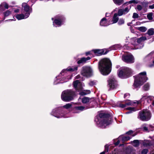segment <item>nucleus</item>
<instances>
[{
	"label": "nucleus",
	"instance_id": "nucleus-15",
	"mask_svg": "<svg viewBox=\"0 0 154 154\" xmlns=\"http://www.w3.org/2000/svg\"><path fill=\"white\" fill-rule=\"evenodd\" d=\"M108 82L110 89H114L117 87V81L115 78L114 77L110 78L108 80Z\"/></svg>",
	"mask_w": 154,
	"mask_h": 154
},
{
	"label": "nucleus",
	"instance_id": "nucleus-62",
	"mask_svg": "<svg viewBox=\"0 0 154 154\" xmlns=\"http://www.w3.org/2000/svg\"><path fill=\"white\" fill-rule=\"evenodd\" d=\"M53 19H54V18H52V20H53Z\"/></svg>",
	"mask_w": 154,
	"mask_h": 154
},
{
	"label": "nucleus",
	"instance_id": "nucleus-38",
	"mask_svg": "<svg viewBox=\"0 0 154 154\" xmlns=\"http://www.w3.org/2000/svg\"><path fill=\"white\" fill-rule=\"evenodd\" d=\"M108 146L107 145L105 146V150L100 153V154H105V152H107L108 151Z\"/></svg>",
	"mask_w": 154,
	"mask_h": 154
},
{
	"label": "nucleus",
	"instance_id": "nucleus-64",
	"mask_svg": "<svg viewBox=\"0 0 154 154\" xmlns=\"http://www.w3.org/2000/svg\"><path fill=\"white\" fill-rule=\"evenodd\" d=\"M13 20V19H11V20Z\"/></svg>",
	"mask_w": 154,
	"mask_h": 154
},
{
	"label": "nucleus",
	"instance_id": "nucleus-54",
	"mask_svg": "<svg viewBox=\"0 0 154 154\" xmlns=\"http://www.w3.org/2000/svg\"><path fill=\"white\" fill-rule=\"evenodd\" d=\"M110 15L109 14H108L107 13H106V17H108Z\"/></svg>",
	"mask_w": 154,
	"mask_h": 154
},
{
	"label": "nucleus",
	"instance_id": "nucleus-56",
	"mask_svg": "<svg viewBox=\"0 0 154 154\" xmlns=\"http://www.w3.org/2000/svg\"><path fill=\"white\" fill-rule=\"evenodd\" d=\"M126 46H126V45H125V46H124V48H126V49H129V48H127L126 47Z\"/></svg>",
	"mask_w": 154,
	"mask_h": 154
},
{
	"label": "nucleus",
	"instance_id": "nucleus-29",
	"mask_svg": "<svg viewBox=\"0 0 154 154\" xmlns=\"http://www.w3.org/2000/svg\"><path fill=\"white\" fill-rule=\"evenodd\" d=\"M131 142L134 146H138L139 145V142L138 140H134Z\"/></svg>",
	"mask_w": 154,
	"mask_h": 154
},
{
	"label": "nucleus",
	"instance_id": "nucleus-1",
	"mask_svg": "<svg viewBox=\"0 0 154 154\" xmlns=\"http://www.w3.org/2000/svg\"><path fill=\"white\" fill-rule=\"evenodd\" d=\"M78 66H75L69 67L66 69H63L59 76L56 77L54 84H57L59 83H63L67 82L71 79L72 76L69 75L68 71L73 72L78 70Z\"/></svg>",
	"mask_w": 154,
	"mask_h": 154
},
{
	"label": "nucleus",
	"instance_id": "nucleus-61",
	"mask_svg": "<svg viewBox=\"0 0 154 154\" xmlns=\"http://www.w3.org/2000/svg\"><path fill=\"white\" fill-rule=\"evenodd\" d=\"M131 112H127V113H130Z\"/></svg>",
	"mask_w": 154,
	"mask_h": 154
},
{
	"label": "nucleus",
	"instance_id": "nucleus-35",
	"mask_svg": "<svg viewBox=\"0 0 154 154\" xmlns=\"http://www.w3.org/2000/svg\"><path fill=\"white\" fill-rule=\"evenodd\" d=\"M149 85L148 84H145L143 87V89L145 91H147L149 89Z\"/></svg>",
	"mask_w": 154,
	"mask_h": 154
},
{
	"label": "nucleus",
	"instance_id": "nucleus-23",
	"mask_svg": "<svg viewBox=\"0 0 154 154\" xmlns=\"http://www.w3.org/2000/svg\"><path fill=\"white\" fill-rule=\"evenodd\" d=\"M91 58L90 57H88L87 58L82 57L79 60L77 63L78 64L81 63H84L86 62V61L90 60Z\"/></svg>",
	"mask_w": 154,
	"mask_h": 154
},
{
	"label": "nucleus",
	"instance_id": "nucleus-49",
	"mask_svg": "<svg viewBox=\"0 0 154 154\" xmlns=\"http://www.w3.org/2000/svg\"><path fill=\"white\" fill-rule=\"evenodd\" d=\"M94 84H95V83L94 82L91 81V82H90L89 83V85L90 86H93V85H94Z\"/></svg>",
	"mask_w": 154,
	"mask_h": 154
},
{
	"label": "nucleus",
	"instance_id": "nucleus-37",
	"mask_svg": "<svg viewBox=\"0 0 154 154\" xmlns=\"http://www.w3.org/2000/svg\"><path fill=\"white\" fill-rule=\"evenodd\" d=\"M152 13H149L147 15L148 19L150 20H151L152 19Z\"/></svg>",
	"mask_w": 154,
	"mask_h": 154
},
{
	"label": "nucleus",
	"instance_id": "nucleus-20",
	"mask_svg": "<svg viewBox=\"0 0 154 154\" xmlns=\"http://www.w3.org/2000/svg\"><path fill=\"white\" fill-rule=\"evenodd\" d=\"M154 58V52H151L147 55L145 58L146 61H149Z\"/></svg>",
	"mask_w": 154,
	"mask_h": 154
},
{
	"label": "nucleus",
	"instance_id": "nucleus-34",
	"mask_svg": "<svg viewBox=\"0 0 154 154\" xmlns=\"http://www.w3.org/2000/svg\"><path fill=\"white\" fill-rule=\"evenodd\" d=\"M72 104L70 103H68L66 104V105H65L63 106V107L67 109H68L70 108L72 106Z\"/></svg>",
	"mask_w": 154,
	"mask_h": 154
},
{
	"label": "nucleus",
	"instance_id": "nucleus-36",
	"mask_svg": "<svg viewBox=\"0 0 154 154\" xmlns=\"http://www.w3.org/2000/svg\"><path fill=\"white\" fill-rule=\"evenodd\" d=\"M120 47V45H116L112 47L111 49L112 50H117Z\"/></svg>",
	"mask_w": 154,
	"mask_h": 154
},
{
	"label": "nucleus",
	"instance_id": "nucleus-8",
	"mask_svg": "<svg viewBox=\"0 0 154 154\" xmlns=\"http://www.w3.org/2000/svg\"><path fill=\"white\" fill-rule=\"evenodd\" d=\"M150 118V113L147 109H143L139 113L138 118L141 120L147 121L149 120Z\"/></svg>",
	"mask_w": 154,
	"mask_h": 154
},
{
	"label": "nucleus",
	"instance_id": "nucleus-16",
	"mask_svg": "<svg viewBox=\"0 0 154 154\" xmlns=\"http://www.w3.org/2000/svg\"><path fill=\"white\" fill-rule=\"evenodd\" d=\"M73 85L74 88L78 91H79L82 89V83L78 80L74 81L73 83Z\"/></svg>",
	"mask_w": 154,
	"mask_h": 154
},
{
	"label": "nucleus",
	"instance_id": "nucleus-11",
	"mask_svg": "<svg viewBox=\"0 0 154 154\" xmlns=\"http://www.w3.org/2000/svg\"><path fill=\"white\" fill-rule=\"evenodd\" d=\"M109 51L107 49H96L92 50L91 51L87 52L86 53V55H90L92 54V52H94V54L98 56H100L102 54H106Z\"/></svg>",
	"mask_w": 154,
	"mask_h": 154
},
{
	"label": "nucleus",
	"instance_id": "nucleus-4",
	"mask_svg": "<svg viewBox=\"0 0 154 154\" xmlns=\"http://www.w3.org/2000/svg\"><path fill=\"white\" fill-rule=\"evenodd\" d=\"M134 77V86L136 88L141 86L147 80L146 72L145 71L140 73Z\"/></svg>",
	"mask_w": 154,
	"mask_h": 154
},
{
	"label": "nucleus",
	"instance_id": "nucleus-3",
	"mask_svg": "<svg viewBox=\"0 0 154 154\" xmlns=\"http://www.w3.org/2000/svg\"><path fill=\"white\" fill-rule=\"evenodd\" d=\"M111 66V61L108 59H103L99 62L98 68L100 73L103 75H106L110 73Z\"/></svg>",
	"mask_w": 154,
	"mask_h": 154
},
{
	"label": "nucleus",
	"instance_id": "nucleus-43",
	"mask_svg": "<svg viewBox=\"0 0 154 154\" xmlns=\"http://www.w3.org/2000/svg\"><path fill=\"white\" fill-rule=\"evenodd\" d=\"M138 17V15L136 13H134L133 14V17L134 18H137Z\"/></svg>",
	"mask_w": 154,
	"mask_h": 154
},
{
	"label": "nucleus",
	"instance_id": "nucleus-12",
	"mask_svg": "<svg viewBox=\"0 0 154 154\" xmlns=\"http://www.w3.org/2000/svg\"><path fill=\"white\" fill-rule=\"evenodd\" d=\"M22 10L23 12L28 17L31 13L32 12V9L27 4L25 3H23L22 4Z\"/></svg>",
	"mask_w": 154,
	"mask_h": 154
},
{
	"label": "nucleus",
	"instance_id": "nucleus-63",
	"mask_svg": "<svg viewBox=\"0 0 154 154\" xmlns=\"http://www.w3.org/2000/svg\"><path fill=\"white\" fill-rule=\"evenodd\" d=\"M125 95H126L125 94V95H124V97H125Z\"/></svg>",
	"mask_w": 154,
	"mask_h": 154
},
{
	"label": "nucleus",
	"instance_id": "nucleus-50",
	"mask_svg": "<svg viewBox=\"0 0 154 154\" xmlns=\"http://www.w3.org/2000/svg\"><path fill=\"white\" fill-rule=\"evenodd\" d=\"M149 67H152L154 66V60L152 62V63L149 65Z\"/></svg>",
	"mask_w": 154,
	"mask_h": 154
},
{
	"label": "nucleus",
	"instance_id": "nucleus-9",
	"mask_svg": "<svg viewBox=\"0 0 154 154\" xmlns=\"http://www.w3.org/2000/svg\"><path fill=\"white\" fill-rule=\"evenodd\" d=\"M92 69L90 66H85L82 67L81 74L83 76L89 77L92 75Z\"/></svg>",
	"mask_w": 154,
	"mask_h": 154
},
{
	"label": "nucleus",
	"instance_id": "nucleus-59",
	"mask_svg": "<svg viewBox=\"0 0 154 154\" xmlns=\"http://www.w3.org/2000/svg\"><path fill=\"white\" fill-rule=\"evenodd\" d=\"M152 105H154V101H153V102L152 103Z\"/></svg>",
	"mask_w": 154,
	"mask_h": 154
},
{
	"label": "nucleus",
	"instance_id": "nucleus-45",
	"mask_svg": "<svg viewBox=\"0 0 154 154\" xmlns=\"http://www.w3.org/2000/svg\"><path fill=\"white\" fill-rule=\"evenodd\" d=\"M119 106L122 108H124L126 106L125 103V104H120Z\"/></svg>",
	"mask_w": 154,
	"mask_h": 154
},
{
	"label": "nucleus",
	"instance_id": "nucleus-7",
	"mask_svg": "<svg viewBox=\"0 0 154 154\" xmlns=\"http://www.w3.org/2000/svg\"><path fill=\"white\" fill-rule=\"evenodd\" d=\"M75 95V93L71 90H67L64 91L62 93L61 98L62 100L66 102L72 100Z\"/></svg>",
	"mask_w": 154,
	"mask_h": 154
},
{
	"label": "nucleus",
	"instance_id": "nucleus-5",
	"mask_svg": "<svg viewBox=\"0 0 154 154\" xmlns=\"http://www.w3.org/2000/svg\"><path fill=\"white\" fill-rule=\"evenodd\" d=\"M145 36H142L137 39L136 38H132L131 39V42L134 46L135 49H140L144 46V42L146 40Z\"/></svg>",
	"mask_w": 154,
	"mask_h": 154
},
{
	"label": "nucleus",
	"instance_id": "nucleus-48",
	"mask_svg": "<svg viewBox=\"0 0 154 154\" xmlns=\"http://www.w3.org/2000/svg\"><path fill=\"white\" fill-rule=\"evenodd\" d=\"M120 140H121V139H119V138L117 142L115 143V144L116 145H118L119 144V143L120 142Z\"/></svg>",
	"mask_w": 154,
	"mask_h": 154
},
{
	"label": "nucleus",
	"instance_id": "nucleus-19",
	"mask_svg": "<svg viewBox=\"0 0 154 154\" xmlns=\"http://www.w3.org/2000/svg\"><path fill=\"white\" fill-rule=\"evenodd\" d=\"M134 135H131L130 136H125L124 135H121L119 137V139H121V141L122 142L124 141H127L129 140L132 137L134 136Z\"/></svg>",
	"mask_w": 154,
	"mask_h": 154
},
{
	"label": "nucleus",
	"instance_id": "nucleus-25",
	"mask_svg": "<svg viewBox=\"0 0 154 154\" xmlns=\"http://www.w3.org/2000/svg\"><path fill=\"white\" fill-rule=\"evenodd\" d=\"M4 7L7 9H8L9 8L8 5L5 2H3L0 5V8L1 11L4 10Z\"/></svg>",
	"mask_w": 154,
	"mask_h": 154
},
{
	"label": "nucleus",
	"instance_id": "nucleus-52",
	"mask_svg": "<svg viewBox=\"0 0 154 154\" xmlns=\"http://www.w3.org/2000/svg\"><path fill=\"white\" fill-rule=\"evenodd\" d=\"M19 9H17V10H15L14 11V12H16V13L18 12H19Z\"/></svg>",
	"mask_w": 154,
	"mask_h": 154
},
{
	"label": "nucleus",
	"instance_id": "nucleus-33",
	"mask_svg": "<svg viewBox=\"0 0 154 154\" xmlns=\"http://www.w3.org/2000/svg\"><path fill=\"white\" fill-rule=\"evenodd\" d=\"M90 91L88 90H85L81 92L80 94L82 95H85L90 93Z\"/></svg>",
	"mask_w": 154,
	"mask_h": 154
},
{
	"label": "nucleus",
	"instance_id": "nucleus-57",
	"mask_svg": "<svg viewBox=\"0 0 154 154\" xmlns=\"http://www.w3.org/2000/svg\"><path fill=\"white\" fill-rule=\"evenodd\" d=\"M151 154H154V152L152 151L151 152Z\"/></svg>",
	"mask_w": 154,
	"mask_h": 154
},
{
	"label": "nucleus",
	"instance_id": "nucleus-31",
	"mask_svg": "<svg viewBox=\"0 0 154 154\" xmlns=\"http://www.w3.org/2000/svg\"><path fill=\"white\" fill-rule=\"evenodd\" d=\"M147 33L149 35H153L154 33V29L151 28L148 29L147 31Z\"/></svg>",
	"mask_w": 154,
	"mask_h": 154
},
{
	"label": "nucleus",
	"instance_id": "nucleus-28",
	"mask_svg": "<svg viewBox=\"0 0 154 154\" xmlns=\"http://www.w3.org/2000/svg\"><path fill=\"white\" fill-rule=\"evenodd\" d=\"M145 4L149 5V8L151 9L154 8V2H145Z\"/></svg>",
	"mask_w": 154,
	"mask_h": 154
},
{
	"label": "nucleus",
	"instance_id": "nucleus-41",
	"mask_svg": "<svg viewBox=\"0 0 154 154\" xmlns=\"http://www.w3.org/2000/svg\"><path fill=\"white\" fill-rule=\"evenodd\" d=\"M148 151V150L147 149H144L142 151L141 154H147Z\"/></svg>",
	"mask_w": 154,
	"mask_h": 154
},
{
	"label": "nucleus",
	"instance_id": "nucleus-58",
	"mask_svg": "<svg viewBox=\"0 0 154 154\" xmlns=\"http://www.w3.org/2000/svg\"><path fill=\"white\" fill-rule=\"evenodd\" d=\"M79 77V75H78L76 77V79H78Z\"/></svg>",
	"mask_w": 154,
	"mask_h": 154
},
{
	"label": "nucleus",
	"instance_id": "nucleus-10",
	"mask_svg": "<svg viewBox=\"0 0 154 154\" xmlns=\"http://www.w3.org/2000/svg\"><path fill=\"white\" fill-rule=\"evenodd\" d=\"M152 97L150 96H143L141 100L139 101H133L130 100H128L125 102V104L126 106H127L132 105L133 104L137 103V104H139L141 103L142 101L144 100L145 99L146 100H147L149 99H151Z\"/></svg>",
	"mask_w": 154,
	"mask_h": 154
},
{
	"label": "nucleus",
	"instance_id": "nucleus-47",
	"mask_svg": "<svg viewBox=\"0 0 154 154\" xmlns=\"http://www.w3.org/2000/svg\"><path fill=\"white\" fill-rule=\"evenodd\" d=\"M128 110L133 111H135L136 110L134 108L128 107L127 108Z\"/></svg>",
	"mask_w": 154,
	"mask_h": 154
},
{
	"label": "nucleus",
	"instance_id": "nucleus-46",
	"mask_svg": "<svg viewBox=\"0 0 154 154\" xmlns=\"http://www.w3.org/2000/svg\"><path fill=\"white\" fill-rule=\"evenodd\" d=\"M133 133V131H128L127 132L126 134L128 135H131Z\"/></svg>",
	"mask_w": 154,
	"mask_h": 154
},
{
	"label": "nucleus",
	"instance_id": "nucleus-30",
	"mask_svg": "<svg viewBox=\"0 0 154 154\" xmlns=\"http://www.w3.org/2000/svg\"><path fill=\"white\" fill-rule=\"evenodd\" d=\"M90 99L88 97H84L82 100V102L84 103H86L89 102Z\"/></svg>",
	"mask_w": 154,
	"mask_h": 154
},
{
	"label": "nucleus",
	"instance_id": "nucleus-17",
	"mask_svg": "<svg viewBox=\"0 0 154 154\" xmlns=\"http://www.w3.org/2000/svg\"><path fill=\"white\" fill-rule=\"evenodd\" d=\"M131 8L130 6L127 7L123 9H119V10L118 14L119 16H121L123 15H125L127 14Z\"/></svg>",
	"mask_w": 154,
	"mask_h": 154
},
{
	"label": "nucleus",
	"instance_id": "nucleus-53",
	"mask_svg": "<svg viewBox=\"0 0 154 154\" xmlns=\"http://www.w3.org/2000/svg\"><path fill=\"white\" fill-rule=\"evenodd\" d=\"M147 144H146V145H150V143L149 141H147Z\"/></svg>",
	"mask_w": 154,
	"mask_h": 154
},
{
	"label": "nucleus",
	"instance_id": "nucleus-2",
	"mask_svg": "<svg viewBox=\"0 0 154 154\" xmlns=\"http://www.w3.org/2000/svg\"><path fill=\"white\" fill-rule=\"evenodd\" d=\"M111 120L109 114L101 113L95 117V121L99 127L105 128L111 123Z\"/></svg>",
	"mask_w": 154,
	"mask_h": 154
},
{
	"label": "nucleus",
	"instance_id": "nucleus-32",
	"mask_svg": "<svg viewBox=\"0 0 154 154\" xmlns=\"http://www.w3.org/2000/svg\"><path fill=\"white\" fill-rule=\"evenodd\" d=\"M137 29L142 32H145L147 29V28L144 26H141L137 28Z\"/></svg>",
	"mask_w": 154,
	"mask_h": 154
},
{
	"label": "nucleus",
	"instance_id": "nucleus-51",
	"mask_svg": "<svg viewBox=\"0 0 154 154\" xmlns=\"http://www.w3.org/2000/svg\"><path fill=\"white\" fill-rule=\"evenodd\" d=\"M136 1L135 0H131L129 1V3H135Z\"/></svg>",
	"mask_w": 154,
	"mask_h": 154
},
{
	"label": "nucleus",
	"instance_id": "nucleus-44",
	"mask_svg": "<svg viewBox=\"0 0 154 154\" xmlns=\"http://www.w3.org/2000/svg\"><path fill=\"white\" fill-rule=\"evenodd\" d=\"M137 9L139 11H140L142 9V7L141 5H138L137 6Z\"/></svg>",
	"mask_w": 154,
	"mask_h": 154
},
{
	"label": "nucleus",
	"instance_id": "nucleus-6",
	"mask_svg": "<svg viewBox=\"0 0 154 154\" xmlns=\"http://www.w3.org/2000/svg\"><path fill=\"white\" fill-rule=\"evenodd\" d=\"M132 72V70L128 67H122L119 70L118 75L120 78H126L131 75Z\"/></svg>",
	"mask_w": 154,
	"mask_h": 154
},
{
	"label": "nucleus",
	"instance_id": "nucleus-40",
	"mask_svg": "<svg viewBox=\"0 0 154 154\" xmlns=\"http://www.w3.org/2000/svg\"><path fill=\"white\" fill-rule=\"evenodd\" d=\"M11 13V12L10 11L8 10L5 13L4 16L5 17H7L9 16Z\"/></svg>",
	"mask_w": 154,
	"mask_h": 154
},
{
	"label": "nucleus",
	"instance_id": "nucleus-13",
	"mask_svg": "<svg viewBox=\"0 0 154 154\" xmlns=\"http://www.w3.org/2000/svg\"><path fill=\"white\" fill-rule=\"evenodd\" d=\"M64 20V18L62 16L56 17L53 22L54 26L56 27L60 26L63 24Z\"/></svg>",
	"mask_w": 154,
	"mask_h": 154
},
{
	"label": "nucleus",
	"instance_id": "nucleus-22",
	"mask_svg": "<svg viewBox=\"0 0 154 154\" xmlns=\"http://www.w3.org/2000/svg\"><path fill=\"white\" fill-rule=\"evenodd\" d=\"M110 24L108 23L105 18H102L100 22V25L102 26H107Z\"/></svg>",
	"mask_w": 154,
	"mask_h": 154
},
{
	"label": "nucleus",
	"instance_id": "nucleus-21",
	"mask_svg": "<svg viewBox=\"0 0 154 154\" xmlns=\"http://www.w3.org/2000/svg\"><path fill=\"white\" fill-rule=\"evenodd\" d=\"M87 109L86 108H85L84 106H75L74 109V110L75 113H78L81 111H82L85 109Z\"/></svg>",
	"mask_w": 154,
	"mask_h": 154
},
{
	"label": "nucleus",
	"instance_id": "nucleus-55",
	"mask_svg": "<svg viewBox=\"0 0 154 154\" xmlns=\"http://www.w3.org/2000/svg\"><path fill=\"white\" fill-rule=\"evenodd\" d=\"M132 23V22L129 23H128L127 25L128 26H130L131 25V24Z\"/></svg>",
	"mask_w": 154,
	"mask_h": 154
},
{
	"label": "nucleus",
	"instance_id": "nucleus-27",
	"mask_svg": "<svg viewBox=\"0 0 154 154\" xmlns=\"http://www.w3.org/2000/svg\"><path fill=\"white\" fill-rule=\"evenodd\" d=\"M114 3L119 5H120L124 3V0H113Z\"/></svg>",
	"mask_w": 154,
	"mask_h": 154
},
{
	"label": "nucleus",
	"instance_id": "nucleus-14",
	"mask_svg": "<svg viewBox=\"0 0 154 154\" xmlns=\"http://www.w3.org/2000/svg\"><path fill=\"white\" fill-rule=\"evenodd\" d=\"M122 59L123 61L128 63H132L134 62L133 56L130 54L122 56Z\"/></svg>",
	"mask_w": 154,
	"mask_h": 154
},
{
	"label": "nucleus",
	"instance_id": "nucleus-42",
	"mask_svg": "<svg viewBox=\"0 0 154 154\" xmlns=\"http://www.w3.org/2000/svg\"><path fill=\"white\" fill-rule=\"evenodd\" d=\"M142 128L143 129V130L144 131H148V128L146 127L145 125H143L142 126Z\"/></svg>",
	"mask_w": 154,
	"mask_h": 154
},
{
	"label": "nucleus",
	"instance_id": "nucleus-26",
	"mask_svg": "<svg viewBox=\"0 0 154 154\" xmlns=\"http://www.w3.org/2000/svg\"><path fill=\"white\" fill-rule=\"evenodd\" d=\"M118 14L117 13H115L114 14L112 20V23H110V24H113L116 23L118 20L119 17H118Z\"/></svg>",
	"mask_w": 154,
	"mask_h": 154
},
{
	"label": "nucleus",
	"instance_id": "nucleus-60",
	"mask_svg": "<svg viewBox=\"0 0 154 154\" xmlns=\"http://www.w3.org/2000/svg\"><path fill=\"white\" fill-rule=\"evenodd\" d=\"M128 38H129V37H126V39H127V40H128Z\"/></svg>",
	"mask_w": 154,
	"mask_h": 154
},
{
	"label": "nucleus",
	"instance_id": "nucleus-39",
	"mask_svg": "<svg viewBox=\"0 0 154 154\" xmlns=\"http://www.w3.org/2000/svg\"><path fill=\"white\" fill-rule=\"evenodd\" d=\"M124 20L123 19H120L118 22V24L119 25H121L124 23Z\"/></svg>",
	"mask_w": 154,
	"mask_h": 154
},
{
	"label": "nucleus",
	"instance_id": "nucleus-24",
	"mask_svg": "<svg viewBox=\"0 0 154 154\" xmlns=\"http://www.w3.org/2000/svg\"><path fill=\"white\" fill-rule=\"evenodd\" d=\"M28 17H26V15L25 14V15L23 14H18L16 16V17L19 20L26 19Z\"/></svg>",
	"mask_w": 154,
	"mask_h": 154
},
{
	"label": "nucleus",
	"instance_id": "nucleus-18",
	"mask_svg": "<svg viewBox=\"0 0 154 154\" xmlns=\"http://www.w3.org/2000/svg\"><path fill=\"white\" fill-rule=\"evenodd\" d=\"M60 111L57 109H53L52 111L51 114L57 118H60L63 116V114H60Z\"/></svg>",
	"mask_w": 154,
	"mask_h": 154
}]
</instances>
